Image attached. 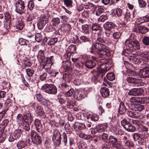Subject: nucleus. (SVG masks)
<instances>
[{"mask_svg":"<svg viewBox=\"0 0 149 149\" xmlns=\"http://www.w3.org/2000/svg\"><path fill=\"white\" fill-rule=\"evenodd\" d=\"M98 50L96 52V54L95 56L102 58H107L109 56L111 53L109 49V47L106 45L101 43V45H98L97 46Z\"/></svg>","mask_w":149,"mask_h":149,"instance_id":"obj_1","label":"nucleus"},{"mask_svg":"<svg viewBox=\"0 0 149 149\" xmlns=\"http://www.w3.org/2000/svg\"><path fill=\"white\" fill-rule=\"evenodd\" d=\"M126 46L133 48L134 49H138L140 48L139 43L135 40L134 36L132 34L128 40L125 42Z\"/></svg>","mask_w":149,"mask_h":149,"instance_id":"obj_2","label":"nucleus"},{"mask_svg":"<svg viewBox=\"0 0 149 149\" xmlns=\"http://www.w3.org/2000/svg\"><path fill=\"white\" fill-rule=\"evenodd\" d=\"M113 65L111 60H107L105 62L100 64V70H99L101 74V76L103 77L106 72L109 70Z\"/></svg>","mask_w":149,"mask_h":149,"instance_id":"obj_3","label":"nucleus"},{"mask_svg":"<svg viewBox=\"0 0 149 149\" xmlns=\"http://www.w3.org/2000/svg\"><path fill=\"white\" fill-rule=\"evenodd\" d=\"M42 89L49 94H55L57 92V88L53 84H45L42 87Z\"/></svg>","mask_w":149,"mask_h":149,"instance_id":"obj_4","label":"nucleus"},{"mask_svg":"<svg viewBox=\"0 0 149 149\" xmlns=\"http://www.w3.org/2000/svg\"><path fill=\"white\" fill-rule=\"evenodd\" d=\"M15 11L17 13L21 15L24 13L25 6L24 2L21 0H18L15 3Z\"/></svg>","mask_w":149,"mask_h":149,"instance_id":"obj_5","label":"nucleus"},{"mask_svg":"<svg viewBox=\"0 0 149 149\" xmlns=\"http://www.w3.org/2000/svg\"><path fill=\"white\" fill-rule=\"evenodd\" d=\"M121 125L127 131L133 132L135 131L136 128L131 123L126 119H124L121 121Z\"/></svg>","mask_w":149,"mask_h":149,"instance_id":"obj_6","label":"nucleus"},{"mask_svg":"<svg viewBox=\"0 0 149 149\" xmlns=\"http://www.w3.org/2000/svg\"><path fill=\"white\" fill-rule=\"evenodd\" d=\"M87 95L86 93L83 90L79 89L75 90L73 96L77 100H80L86 97Z\"/></svg>","mask_w":149,"mask_h":149,"instance_id":"obj_7","label":"nucleus"},{"mask_svg":"<svg viewBox=\"0 0 149 149\" xmlns=\"http://www.w3.org/2000/svg\"><path fill=\"white\" fill-rule=\"evenodd\" d=\"M91 58L93 60H89L85 62V65L87 68L92 69L94 68L96 65V60L97 58V56L93 55L91 56Z\"/></svg>","mask_w":149,"mask_h":149,"instance_id":"obj_8","label":"nucleus"},{"mask_svg":"<svg viewBox=\"0 0 149 149\" xmlns=\"http://www.w3.org/2000/svg\"><path fill=\"white\" fill-rule=\"evenodd\" d=\"M31 136L32 140L34 143L38 144L41 143V137L36 131H32L31 133Z\"/></svg>","mask_w":149,"mask_h":149,"instance_id":"obj_9","label":"nucleus"},{"mask_svg":"<svg viewBox=\"0 0 149 149\" xmlns=\"http://www.w3.org/2000/svg\"><path fill=\"white\" fill-rule=\"evenodd\" d=\"M52 140L56 144H60L61 143V135L59 131L56 129L54 130Z\"/></svg>","mask_w":149,"mask_h":149,"instance_id":"obj_10","label":"nucleus"},{"mask_svg":"<svg viewBox=\"0 0 149 149\" xmlns=\"http://www.w3.org/2000/svg\"><path fill=\"white\" fill-rule=\"evenodd\" d=\"M144 92V90L142 88H134L130 90L128 94L129 95L140 96L143 94Z\"/></svg>","mask_w":149,"mask_h":149,"instance_id":"obj_11","label":"nucleus"},{"mask_svg":"<svg viewBox=\"0 0 149 149\" xmlns=\"http://www.w3.org/2000/svg\"><path fill=\"white\" fill-rule=\"evenodd\" d=\"M21 130L18 129L14 131L13 134L10 135L8 140L10 142H12L15 140L18 139L21 136Z\"/></svg>","mask_w":149,"mask_h":149,"instance_id":"obj_12","label":"nucleus"},{"mask_svg":"<svg viewBox=\"0 0 149 149\" xmlns=\"http://www.w3.org/2000/svg\"><path fill=\"white\" fill-rule=\"evenodd\" d=\"M126 80L128 82L132 84L134 86H139L141 84V80L139 79L129 77L127 78Z\"/></svg>","mask_w":149,"mask_h":149,"instance_id":"obj_13","label":"nucleus"},{"mask_svg":"<svg viewBox=\"0 0 149 149\" xmlns=\"http://www.w3.org/2000/svg\"><path fill=\"white\" fill-rule=\"evenodd\" d=\"M140 74L143 78H149V67H146L140 70Z\"/></svg>","mask_w":149,"mask_h":149,"instance_id":"obj_14","label":"nucleus"},{"mask_svg":"<svg viewBox=\"0 0 149 149\" xmlns=\"http://www.w3.org/2000/svg\"><path fill=\"white\" fill-rule=\"evenodd\" d=\"M71 62L67 60L63 62V64L62 66L61 69L63 70V71L65 72L69 71L71 69Z\"/></svg>","mask_w":149,"mask_h":149,"instance_id":"obj_15","label":"nucleus"},{"mask_svg":"<svg viewBox=\"0 0 149 149\" xmlns=\"http://www.w3.org/2000/svg\"><path fill=\"white\" fill-rule=\"evenodd\" d=\"M99 118L98 116L95 114L91 113L86 116V120L87 122H90L91 121H96L98 120Z\"/></svg>","mask_w":149,"mask_h":149,"instance_id":"obj_16","label":"nucleus"},{"mask_svg":"<svg viewBox=\"0 0 149 149\" xmlns=\"http://www.w3.org/2000/svg\"><path fill=\"white\" fill-rule=\"evenodd\" d=\"M34 124L37 131L42 134L43 131L40 120L38 119H36L35 120Z\"/></svg>","mask_w":149,"mask_h":149,"instance_id":"obj_17","label":"nucleus"},{"mask_svg":"<svg viewBox=\"0 0 149 149\" xmlns=\"http://www.w3.org/2000/svg\"><path fill=\"white\" fill-rule=\"evenodd\" d=\"M33 107L36 113L38 115L42 116L44 114L43 108L37 104H34Z\"/></svg>","mask_w":149,"mask_h":149,"instance_id":"obj_18","label":"nucleus"},{"mask_svg":"<svg viewBox=\"0 0 149 149\" xmlns=\"http://www.w3.org/2000/svg\"><path fill=\"white\" fill-rule=\"evenodd\" d=\"M109 143L111 144L112 146L114 148L116 147L118 145V140L117 138L112 135H110L109 137Z\"/></svg>","mask_w":149,"mask_h":149,"instance_id":"obj_19","label":"nucleus"},{"mask_svg":"<svg viewBox=\"0 0 149 149\" xmlns=\"http://www.w3.org/2000/svg\"><path fill=\"white\" fill-rule=\"evenodd\" d=\"M37 58L38 61L40 63L43 62L45 60L46 58L45 56L44 51L40 50L38 52L37 56Z\"/></svg>","mask_w":149,"mask_h":149,"instance_id":"obj_20","label":"nucleus"},{"mask_svg":"<svg viewBox=\"0 0 149 149\" xmlns=\"http://www.w3.org/2000/svg\"><path fill=\"white\" fill-rule=\"evenodd\" d=\"M76 46L73 45H70L67 49V56L70 57L73 53L76 52Z\"/></svg>","mask_w":149,"mask_h":149,"instance_id":"obj_21","label":"nucleus"},{"mask_svg":"<svg viewBox=\"0 0 149 149\" xmlns=\"http://www.w3.org/2000/svg\"><path fill=\"white\" fill-rule=\"evenodd\" d=\"M73 127L76 131L84 130L86 128V126L84 123H75L73 125Z\"/></svg>","mask_w":149,"mask_h":149,"instance_id":"obj_22","label":"nucleus"},{"mask_svg":"<svg viewBox=\"0 0 149 149\" xmlns=\"http://www.w3.org/2000/svg\"><path fill=\"white\" fill-rule=\"evenodd\" d=\"M23 118L25 123H31L33 120V118L29 112L25 113L23 114Z\"/></svg>","mask_w":149,"mask_h":149,"instance_id":"obj_23","label":"nucleus"},{"mask_svg":"<svg viewBox=\"0 0 149 149\" xmlns=\"http://www.w3.org/2000/svg\"><path fill=\"white\" fill-rule=\"evenodd\" d=\"M104 33L102 31H100L97 34L96 37V41L99 43H104L105 40L103 36Z\"/></svg>","mask_w":149,"mask_h":149,"instance_id":"obj_24","label":"nucleus"},{"mask_svg":"<svg viewBox=\"0 0 149 149\" xmlns=\"http://www.w3.org/2000/svg\"><path fill=\"white\" fill-rule=\"evenodd\" d=\"M107 125L106 124H99L96 126V131L99 132H103L107 129Z\"/></svg>","mask_w":149,"mask_h":149,"instance_id":"obj_25","label":"nucleus"},{"mask_svg":"<svg viewBox=\"0 0 149 149\" xmlns=\"http://www.w3.org/2000/svg\"><path fill=\"white\" fill-rule=\"evenodd\" d=\"M137 29H134V31L136 32H139L144 34L149 31V29L145 26H140L137 28Z\"/></svg>","mask_w":149,"mask_h":149,"instance_id":"obj_26","label":"nucleus"},{"mask_svg":"<svg viewBox=\"0 0 149 149\" xmlns=\"http://www.w3.org/2000/svg\"><path fill=\"white\" fill-rule=\"evenodd\" d=\"M126 111V109L124 103L121 102L119 105L118 112L119 114L122 115L124 114Z\"/></svg>","mask_w":149,"mask_h":149,"instance_id":"obj_27","label":"nucleus"},{"mask_svg":"<svg viewBox=\"0 0 149 149\" xmlns=\"http://www.w3.org/2000/svg\"><path fill=\"white\" fill-rule=\"evenodd\" d=\"M43 68L46 70H48L51 67L52 63L50 60H49L48 58L47 57L46 59L44 61Z\"/></svg>","mask_w":149,"mask_h":149,"instance_id":"obj_28","label":"nucleus"},{"mask_svg":"<svg viewBox=\"0 0 149 149\" xmlns=\"http://www.w3.org/2000/svg\"><path fill=\"white\" fill-rule=\"evenodd\" d=\"M101 43H99L97 42L95 44H93L92 45L91 47L90 48V52L92 54H96V52L97 50H98V49L97 47V46L98 45H101Z\"/></svg>","mask_w":149,"mask_h":149,"instance_id":"obj_29","label":"nucleus"},{"mask_svg":"<svg viewBox=\"0 0 149 149\" xmlns=\"http://www.w3.org/2000/svg\"><path fill=\"white\" fill-rule=\"evenodd\" d=\"M100 92L102 96L104 98L107 97L109 95V89L106 87H103L100 90Z\"/></svg>","mask_w":149,"mask_h":149,"instance_id":"obj_30","label":"nucleus"},{"mask_svg":"<svg viewBox=\"0 0 149 149\" xmlns=\"http://www.w3.org/2000/svg\"><path fill=\"white\" fill-rule=\"evenodd\" d=\"M104 26L107 30L110 31L114 28L115 25L112 22H107L104 24Z\"/></svg>","mask_w":149,"mask_h":149,"instance_id":"obj_31","label":"nucleus"},{"mask_svg":"<svg viewBox=\"0 0 149 149\" xmlns=\"http://www.w3.org/2000/svg\"><path fill=\"white\" fill-rule=\"evenodd\" d=\"M134 13L133 12L131 14L130 12L128 11H126L124 17L126 21L127 22H130L132 19V17H133Z\"/></svg>","mask_w":149,"mask_h":149,"instance_id":"obj_32","label":"nucleus"},{"mask_svg":"<svg viewBox=\"0 0 149 149\" xmlns=\"http://www.w3.org/2000/svg\"><path fill=\"white\" fill-rule=\"evenodd\" d=\"M63 79L65 82H69L72 79L71 75L69 72L65 73L63 75Z\"/></svg>","mask_w":149,"mask_h":149,"instance_id":"obj_33","label":"nucleus"},{"mask_svg":"<svg viewBox=\"0 0 149 149\" xmlns=\"http://www.w3.org/2000/svg\"><path fill=\"white\" fill-rule=\"evenodd\" d=\"M127 114L129 117L132 118H137L140 116V114L137 112H133L131 111H128Z\"/></svg>","mask_w":149,"mask_h":149,"instance_id":"obj_34","label":"nucleus"},{"mask_svg":"<svg viewBox=\"0 0 149 149\" xmlns=\"http://www.w3.org/2000/svg\"><path fill=\"white\" fill-rule=\"evenodd\" d=\"M16 146L18 149H22L26 146L27 144L25 141H19L18 142Z\"/></svg>","mask_w":149,"mask_h":149,"instance_id":"obj_35","label":"nucleus"},{"mask_svg":"<svg viewBox=\"0 0 149 149\" xmlns=\"http://www.w3.org/2000/svg\"><path fill=\"white\" fill-rule=\"evenodd\" d=\"M134 110L135 111H140L144 109V105L141 104H136L134 105Z\"/></svg>","mask_w":149,"mask_h":149,"instance_id":"obj_36","label":"nucleus"},{"mask_svg":"<svg viewBox=\"0 0 149 149\" xmlns=\"http://www.w3.org/2000/svg\"><path fill=\"white\" fill-rule=\"evenodd\" d=\"M77 145L79 149H87V146L86 143L84 142H78Z\"/></svg>","mask_w":149,"mask_h":149,"instance_id":"obj_37","label":"nucleus"},{"mask_svg":"<svg viewBox=\"0 0 149 149\" xmlns=\"http://www.w3.org/2000/svg\"><path fill=\"white\" fill-rule=\"evenodd\" d=\"M138 53V54H138L141 55V57L145 58L147 60L149 59V51H144L142 53L139 52Z\"/></svg>","mask_w":149,"mask_h":149,"instance_id":"obj_38","label":"nucleus"},{"mask_svg":"<svg viewBox=\"0 0 149 149\" xmlns=\"http://www.w3.org/2000/svg\"><path fill=\"white\" fill-rule=\"evenodd\" d=\"M16 119L17 121L20 123L21 124H24V121L23 118V115H22L21 114H18L17 116Z\"/></svg>","mask_w":149,"mask_h":149,"instance_id":"obj_39","label":"nucleus"},{"mask_svg":"<svg viewBox=\"0 0 149 149\" xmlns=\"http://www.w3.org/2000/svg\"><path fill=\"white\" fill-rule=\"evenodd\" d=\"M47 44L49 45H54L58 41V38H49L48 39Z\"/></svg>","mask_w":149,"mask_h":149,"instance_id":"obj_40","label":"nucleus"},{"mask_svg":"<svg viewBox=\"0 0 149 149\" xmlns=\"http://www.w3.org/2000/svg\"><path fill=\"white\" fill-rule=\"evenodd\" d=\"M60 23V19L58 17L54 18L51 21V24L54 26H56Z\"/></svg>","mask_w":149,"mask_h":149,"instance_id":"obj_41","label":"nucleus"},{"mask_svg":"<svg viewBox=\"0 0 149 149\" xmlns=\"http://www.w3.org/2000/svg\"><path fill=\"white\" fill-rule=\"evenodd\" d=\"M38 21L47 23L48 21V17L45 15H42L38 18Z\"/></svg>","mask_w":149,"mask_h":149,"instance_id":"obj_42","label":"nucleus"},{"mask_svg":"<svg viewBox=\"0 0 149 149\" xmlns=\"http://www.w3.org/2000/svg\"><path fill=\"white\" fill-rule=\"evenodd\" d=\"M70 87V86L65 83H63L61 84V88L62 90L65 91H68Z\"/></svg>","mask_w":149,"mask_h":149,"instance_id":"obj_43","label":"nucleus"},{"mask_svg":"<svg viewBox=\"0 0 149 149\" xmlns=\"http://www.w3.org/2000/svg\"><path fill=\"white\" fill-rule=\"evenodd\" d=\"M82 32L86 34L89 33V29L88 25L85 24L83 25L81 27Z\"/></svg>","mask_w":149,"mask_h":149,"instance_id":"obj_44","label":"nucleus"},{"mask_svg":"<svg viewBox=\"0 0 149 149\" xmlns=\"http://www.w3.org/2000/svg\"><path fill=\"white\" fill-rule=\"evenodd\" d=\"M143 44L146 46L149 47V36H145L142 40Z\"/></svg>","mask_w":149,"mask_h":149,"instance_id":"obj_45","label":"nucleus"},{"mask_svg":"<svg viewBox=\"0 0 149 149\" xmlns=\"http://www.w3.org/2000/svg\"><path fill=\"white\" fill-rule=\"evenodd\" d=\"M125 146L129 148H133L134 146L135 145L133 142L130 140H127L125 142Z\"/></svg>","mask_w":149,"mask_h":149,"instance_id":"obj_46","label":"nucleus"},{"mask_svg":"<svg viewBox=\"0 0 149 149\" xmlns=\"http://www.w3.org/2000/svg\"><path fill=\"white\" fill-rule=\"evenodd\" d=\"M49 73H47L46 72L44 73L40 76V79L41 81H43L46 78H47L50 79V77H49Z\"/></svg>","mask_w":149,"mask_h":149,"instance_id":"obj_47","label":"nucleus"},{"mask_svg":"<svg viewBox=\"0 0 149 149\" xmlns=\"http://www.w3.org/2000/svg\"><path fill=\"white\" fill-rule=\"evenodd\" d=\"M36 98L37 100L41 103L45 104V100L43 97L42 95L40 93H38L37 95Z\"/></svg>","mask_w":149,"mask_h":149,"instance_id":"obj_48","label":"nucleus"},{"mask_svg":"<svg viewBox=\"0 0 149 149\" xmlns=\"http://www.w3.org/2000/svg\"><path fill=\"white\" fill-rule=\"evenodd\" d=\"M35 18L36 16L34 15L33 14H30L26 17V20L27 22H30V23L32 24V21Z\"/></svg>","mask_w":149,"mask_h":149,"instance_id":"obj_49","label":"nucleus"},{"mask_svg":"<svg viewBox=\"0 0 149 149\" xmlns=\"http://www.w3.org/2000/svg\"><path fill=\"white\" fill-rule=\"evenodd\" d=\"M23 24L21 21H17L16 24L15 25V26L16 28L19 30H22L23 27Z\"/></svg>","mask_w":149,"mask_h":149,"instance_id":"obj_50","label":"nucleus"},{"mask_svg":"<svg viewBox=\"0 0 149 149\" xmlns=\"http://www.w3.org/2000/svg\"><path fill=\"white\" fill-rule=\"evenodd\" d=\"M107 79L110 80H113L115 78V76L114 74L112 72L108 73L107 74Z\"/></svg>","mask_w":149,"mask_h":149,"instance_id":"obj_51","label":"nucleus"},{"mask_svg":"<svg viewBox=\"0 0 149 149\" xmlns=\"http://www.w3.org/2000/svg\"><path fill=\"white\" fill-rule=\"evenodd\" d=\"M79 137L83 139L88 140L91 138L90 135L86 134L84 133H81L79 134Z\"/></svg>","mask_w":149,"mask_h":149,"instance_id":"obj_52","label":"nucleus"},{"mask_svg":"<svg viewBox=\"0 0 149 149\" xmlns=\"http://www.w3.org/2000/svg\"><path fill=\"white\" fill-rule=\"evenodd\" d=\"M5 105L6 106V107L4 109H7L8 111L9 107L12 105L11 100L10 99H7L5 103Z\"/></svg>","mask_w":149,"mask_h":149,"instance_id":"obj_53","label":"nucleus"},{"mask_svg":"<svg viewBox=\"0 0 149 149\" xmlns=\"http://www.w3.org/2000/svg\"><path fill=\"white\" fill-rule=\"evenodd\" d=\"M27 6L29 10H32L34 7V1L33 0H30L28 3Z\"/></svg>","mask_w":149,"mask_h":149,"instance_id":"obj_54","label":"nucleus"},{"mask_svg":"<svg viewBox=\"0 0 149 149\" xmlns=\"http://www.w3.org/2000/svg\"><path fill=\"white\" fill-rule=\"evenodd\" d=\"M67 91L66 93L65 94V95L66 96L68 97H70L72 96L74 93V90L71 87Z\"/></svg>","mask_w":149,"mask_h":149,"instance_id":"obj_55","label":"nucleus"},{"mask_svg":"<svg viewBox=\"0 0 149 149\" xmlns=\"http://www.w3.org/2000/svg\"><path fill=\"white\" fill-rule=\"evenodd\" d=\"M123 54L126 56L132 57L133 55L132 52L128 49L124 50L123 52Z\"/></svg>","mask_w":149,"mask_h":149,"instance_id":"obj_56","label":"nucleus"},{"mask_svg":"<svg viewBox=\"0 0 149 149\" xmlns=\"http://www.w3.org/2000/svg\"><path fill=\"white\" fill-rule=\"evenodd\" d=\"M71 41L72 43L75 44L78 43L79 42V40L78 36L77 35H74L73 37L71 38Z\"/></svg>","mask_w":149,"mask_h":149,"instance_id":"obj_57","label":"nucleus"},{"mask_svg":"<svg viewBox=\"0 0 149 149\" xmlns=\"http://www.w3.org/2000/svg\"><path fill=\"white\" fill-rule=\"evenodd\" d=\"M81 40V42H89V38L85 36H82L80 37Z\"/></svg>","mask_w":149,"mask_h":149,"instance_id":"obj_58","label":"nucleus"},{"mask_svg":"<svg viewBox=\"0 0 149 149\" xmlns=\"http://www.w3.org/2000/svg\"><path fill=\"white\" fill-rule=\"evenodd\" d=\"M29 123H25L23 127V131H25L26 133V132H29L30 130Z\"/></svg>","mask_w":149,"mask_h":149,"instance_id":"obj_59","label":"nucleus"},{"mask_svg":"<svg viewBox=\"0 0 149 149\" xmlns=\"http://www.w3.org/2000/svg\"><path fill=\"white\" fill-rule=\"evenodd\" d=\"M5 18L7 21V22H8V24H9L10 19H11V17L9 13L8 12H6L4 14Z\"/></svg>","mask_w":149,"mask_h":149,"instance_id":"obj_60","label":"nucleus"},{"mask_svg":"<svg viewBox=\"0 0 149 149\" xmlns=\"http://www.w3.org/2000/svg\"><path fill=\"white\" fill-rule=\"evenodd\" d=\"M138 128L139 131L141 132H147L148 130V127L142 125H140Z\"/></svg>","mask_w":149,"mask_h":149,"instance_id":"obj_61","label":"nucleus"},{"mask_svg":"<svg viewBox=\"0 0 149 149\" xmlns=\"http://www.w3.org/2000/svg\"><path fill=\"white\" fill-rule=\"evenodd\" d=\"M27 75L29 77H31L34 73V71L32 69L28 68L26 69Z\"/></svg>","mask_w":149,"mask_h":149,"instance_id":"obj_62","label":"nucleus"},{"mask_svg":"<svg viewBox=\"0 0 149 149\" xmlns=\"http://www.w3.org/2000/svg\"><path fill=\"white\" fill-rule=\"evenodd\" d=\"M46 24V23L44 22L38 21V22L37 23V26L38 29L40 30H41L45 26Z\"/></svg>","mask_w":149,"mask_h":149,"instance_id":"obj_63","label":"nucleus"},{"mask_svg":"<svg viewBox=\"0 0 149 149\" xmlns=\"http://www.w3.org/2000/svg\"><path fill=\"white\" fill-rule=\"evenodd\" d=\"M104 10L101 8H98L96 10L95 15H96L99 16L104 11Z\"/></svg>","mask_w":149,"mask_h":149,"instance_id":"obj_64","label":"nucleus"}]
</instances>
